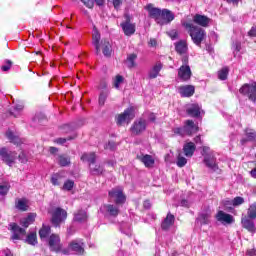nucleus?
Wrapping results in <instances>:
<instances>
[{"label": "nucleus", "instance_id": "1", "mask_svg": "<svg viewBox=\"0 0 256 256\" xmlns=\"http://www.w3.org/2000/svg\"><path fill=\"white\" fill-rule=\"evenodd\" d=\"M101 41V42H100ZM92 45L95 47L96 55H101V50L104 57H111V53H113V48L111 47V43L107 39L101 40V34L97 27L94 26L93 34H92Z\"/></svg>", "mask_w": 256, "mask_h": 256}, {"label": "nucleus", "instance_id": "2", "mask_svg": "<svg viewBox=\"0 0 256 256\" xmlns=\"http://www.w3.org/2000/svg\"><path fill=\"white\" fill-rule=\"evenodd\" d=\"M183 27L188 30V33L194 45H197V47H201V43H203V41H205V38L207 37L205 29L199 26H195L194 24L189 22L183 23Z\"/></svg>", "mask_w": 256, "mask_h": 256}, {"label": "nucleus", "instance_id": "3", "mask_svg": "<svg viewBox=\"0 0 256 256\" xmlns=\"http://www.w3.org/2000/svg\"><path fill=\"white\" fill-rule=\"evenodd\" d=\"M49 215H51V223L53 227L59 228L65 221H67V210L61 207H53L48 209Z\"/></svg>", "mask_w": 256, "mask_h": 256}, {"label": "nucleus", "instance_id": "4", "mask_svg": "<svg viewBox=\"0 0 256 256\" xmlns=\"http://www.w3.org/2000/svg\"><path fill=\"white\" fill-rule=\"evenodd\" d=\"M182 63L181 67L178 69V77L181 81H189L193 75L191 67L189 66V56H183Z\"/></svg>", "mask_w": 256, "mask_h": 256}, {"label": "nucleus", "instance_id": "5", "mask_svg": "<svg viewBox=\"0 0 256 256\" xmlns=\"http://www.w3.org/2000/svg\"><path fill=\"white\" fill-rule=\"evenodd\" d=\"M133 119H135V109H133V107H130L124 110L123 113L118 115L116 123L117 125H125V123L129 125V123H131Z\"/></svg>", "mask_w": 256, "mask_h": 256}, {"label": "nucleus", "instance_id": "6", "mask_svg": "<svg viewBox=\"0 0 256 256\" xmlns=\"http://www.w3.org/2000/svg\"><path fill=\"white\" fill-rule=\"evenodd\" d=\"M0 157L1 160L6 163V165L11 167L13 166V163H15V159H17V152L9 151L7 148H1Z\"/></svg>", "mask_w": 256, "mask_h": 256}, {"label": "nucleus", "instance_id": "7", "mask_svg": "<svg viewBox=\"0 0 256 256\" xmlns=\"http://www.w3.org/2000/svg\"><path fill=\"white\" fill-rule=\"evenodd\" d=\"M239 91L242 95L248 97L250 101H256V82L244 84Z\"/></svg>", "mask_w": 256, "mask_h": 256}, {"label": "nucleus", "instance_id": "8", "mask_svg": "<svg viewBox=\"0 0 256 256\" xmlns=\"http://www.w3.org/2000/svg\"><path fill=\"white\" fill-rule=\"evenodd\" d=\"M125 21L120 24L124 35L127 37H131V35H135V24L131 23V17L129 14H125Z\"/></svg>", "mask_w": 256, "mask_h": 256}, {"label": "nucleus", "instance_id": "9", "mask_svg": "<svg viewBox=\"0 0 256 256\" xmlns=\"http://www.w3.org/2000/svg\"><path fill=\"white\" fill-rule=\"evenodd\" d=\"M216 221L222 225H233L235 223V217L233 215L226 213L223 210H219L215 215Z\"/></svg>", "mask_w": 256, "mask_h": 256}, {"label": "nucleus", "instance_id": "10", "mask_svg": "<svg viewBox=\"0 0 256 256\" xmlns=\"http://www.w3.org/2000/svg\"><path fill=\"white\" fill-rule=\"evenodd\" d=\"M145 129H147V120L140 118L133 123L130 131L132 135H141Z\"/></svg>", "mask_w": 256, "mask_h": 256}, {"label": "nucleus", "instance_id": "11", "mask_svg": "<svg viewBox=\"0 0 256 256\" xmlns=\"http://www.w3.org/2000/svg\"><path fill=\"white\" fill-rule=\"evenodd\" d=\"M69 249L74 251L76 255H83L85 253V243H83V240H74L69 244Z\"/></svg>", "mask_w": 256, "mask_h": 256}, {"label": "nucleus", "instance_id": "12", "mask_svg": "<svg viewBox=\"0 0 256 256\" xmlns=\"http://www.w3.org/2000/svg\"><path fill=\"white\" fill-rule=\"evenodd\" d=\"M145 9L148 11L149 13V16L152 18V19H155V21L157 23H161V13L163 10L159 9V8H155L153 6V4H148L146 5Z\"/></svg>", "mask_w": 256, "mask_h": 256}, {"label": "nucleus", "instance_id": "13", "mask_svg": "<svg viewBox=\"0 0 256 256\" xmlns=\"http://www.w3.org/2000/svg\"><path fill=\"white\" fill-rule=\"evenodd\" d=\"M48 245L51 251H61V238H59V235L52 234L49 237Z\"/></svg>", "mask_w": 256, "mask_h": 256}, {"label": "nucleus", "instance_id": "14", "mask_svg": "<svg viewBox=\"0 0 256 256\" xmlns=\"http://www.w3.org/2000/svg\"><path fill=\"white\" fill-rule=\"evenodd\" d=\"M10 228L13 231L12 241H19V239H23L25 235V229L19 227V225L12 223L10 224Z\"/></svg>", "mask_w": 256, "mask_h": 256}, {"label": "nucleus", "instance_id": "15", "mask_svg": "<svg viewBox=\"0 0 256 256\" xmlns=\"http://www.w3.org/2000/svg\"><path fill=\"white\" fill-rule=\"evenodd\" d=\"M101 209L102 212L105 213V215H109V217H117V215H119V206H117V204H105Z\"/></svg>", "mask_w": 256, "mask_h": 256}, {"label": "nucleus", "instance_id": "16", "mask_svg": "<svg viewBox=\"0 0 256 256\" xmlns=\"http://www.w3.org/2000/svg\"><path fill=\"white\" fill-rule=\"evenodd\" d=\"M173 19H175V14L169 9H163L160 16L161 23H159V25H167L168 23H171Z\"/></svg>", "mask_w": 256, "mask_h": 256}, {"label": "nucleus", "instance_id": "17", "mask_svg": "<svg viewBox=\"0 0 256 256\" xmlns=\"http://www.w3.org/2000/svg\"><path fill=\"white\" fill-rule=\"evenodd\" d=\"M193 21L194 23H196V25H200V27H209V23H211V18L205 15L196 14L193 17Z\"/></svg>", "mask_w": 256, "mask_h": 256}, {"label": "nucleus", "instance_id": "18", "mask_svg": "<svg viewBox=\"0 0 256 256\" xmlns=\"http://www.w3.org/2000/svg\"><path fill=\"white\" fill-rule=\"evenodd\" d=\"M241 223L244 229H247V231H249L250 233H255L256 228H255V222H253V219L249 218L248 216H244L242 217Z\"/></svg>", "mask_w": 256, "mask_h": 256}, {"label": "nucleus", "instance_id": "19", "mask_svg": "<svg viewBox=\"0 0 256 256\" xmlns=\"http://www.w3.org/2000/svg\"><path fill=\"white\" fill-rule=\"evenodd\" d=\"M175 50L178 53V55H182V57H189L187 54V51H189V48L187 47V42L181 40L175 44Z\"/></svg>", "mask_w": 256, "mask_h": 256}, {"label": "nucleus", "instance_id": "20", "mask_svg": "<svg viewBox=\"0 0 256 256\" xmlns=\"http://www.w3.org/2000/svg\"><path fill=\"white\" fill-rule=\"evenodd\" d=\"M204 163L206 167L210 169V171H217V169H219V167L217 166V160L215 159V156L206 155L204 157Z\"/></svg>", "mask_w": 256, "mask_h": 256}, {"label": "nucleus", "instance_id": "21", "mask_svg": "<svg viewBox=\"0 0 256 256\" xmlns=\"http://www.w3.org/2000/svg\"><path fill=\"white\" fill-rule=\"evenodd\" d=\"M179 93L182 97H193V95H195V86L193 85L180 86Z\"/></svg>", "mask_w": 256, "mask_h": 256}, {"label": "nucleus", "instance_id": "22", "mask_svg": "<svg viewBox=\"0 0 256 256\" xmlns=\"http://www.w3.org/2000/svg\"><path fill=\"white\" fill-rule=\"evenodd\" d=\"M196 221L201 226L209 225V223H211V211H206V212L200 213L199 216L197 217Z\"/></svg>", "mask_w": 256, "mask_h": 256}, {"label": "nucleus", "instance_id": "23", "mask_svg": "<svg viewBox=\"0 0 256 256\" xmlns=\"http://www.w3.org/2000/svg\"><path fill=\"white\" fill-rule=\"evenodd\" d=\"M109 197L117 206L123 205L127 201V197L123 193H110Z\"/></svg>", "mask_w": 256, "mask_h": 256}, {"label": "nucleus", "instance_id": "24", "mask_svg": "<svg viewBox=\"0 0 256 256\" xmlns=\"http://www.w3.org/2000/svg\"><path fill=\"white\" fill-rule=\"evenodd\" d=\"M175 224V216L171 213H168L164 221L162 222L161 228L163 231H168L169 228L173 227Z\"/></svg>", "mask_w": 256, "mask_h": 256}, {"label": "nucleus", "instance_id": "25", "mask_svg": "<svg viewBox=\"0 0 256 256\" xmlns=\"http://www.w3.org/2000/svg\"><path fill=\"white\" fill-rule=\"evenodd\" d=\"M186 113H188L190 117H199L201 115V106H199V104H190L187 107Z\"/></svg>", "mask_w": 256, "mask_h": 256}, {"label": "nucleus", "instance_id": "26", "mask_svg": "<svg viewBox=\"0 0 256 256\" xmlns=\"http://www.w3.org/2000/svg\"><path fill=\"white\" fill-rule=\"evenodd\" d=\"M184 131L186 135H193V133H197V131H199V127L195 125L193 120H187L185 122Z\"/></svg>", "mask_w": 256, "mask_h": 256}, {"label": "nucleus", "instance_id": "27", "mask_svg": "<svg viewBox=\"0 0 256 256\" xmlns=\"http://www.w3.org/2000/svg\"><path fill=\"white\" fill-rule=\"evenodd\" d=\"M162 69H163V64L161 62L156 63L152 67V69L149 71V74H148L149 79H157Z\"/></svg>", "mask_w": 256, "mask_h": 256}, {"label": "nucleus", "instance_id": "28", "mask_svg": "<svg viewBox=\"0 0 256 256\" xmlns=\"http://www.w3.org/2000/svg\"><path fill=\"white\" fill-rule=\"evenodd\" d=\"M195 143L193 142H188L186 144H184L183 146V151H184V155L186 157H193V154L195 153Z\"/></svg>", "mask_w": 256, "mask_h": 256}, {"label": "nucleus", "instance_id": "29", "mask_svg": "<svg viewBox=\"0 0 256 256\" xmlns=\"http://www.w3.org/2000/svg\"><path fill=\"white\" fill-rule=\"evenodd\" d=\"M138 159L141 160L142 163H144L145 167L150 168L155 165V159H153V156L149 154L138 156Z\"/></svg>", "mask_w": 256, "mask_h": 256}, {"label": "nucleus", "instance_id": "30", "mask_svg": "<svg viewBox=\"0 0 256 256\" xmlns=\"http://www.w3.org/2000/svg\"><path fill=\"white\" fill-rule=\"evenodd\" d=\"M29 208V200L22 198V199H17L16 200V209L19 211H27Z\"/></svg>", "mask_w": 256, "mask_h": 256}, {"label": "nucleus", "instance_id": "31", "mask_svg": "<svg viewBox=\"0 0 256 256\" xmlns=\"http://www.w3.org/2000/svg\"><path fill=\"white\" fill-rule=\"evenodd\" d=\"M96 159L97 156L95 155V152L85 153L81 156V161H86L90 166L95 164Z\"/></svg>", "mask_w": 256, "mask_h": 256}, {"label": "nucleus", "instance_id": "32", "mask_svg": "<svg viewBox=\"0 0 256 256\" xmlns=\"http://www.w3.org/2000/svg\"><path fill=\"white\" fill-rule=\"evenodd\" d=\"M74 221L77 223H85L87 221V212L85 210H79L74 214Z\"/></svg>", "mask_w": 256, "mask_h": 256}, {"label": "nucleus", "instance_id": "33", "mask_svg": "<svg viewBox=\"0 0 256 256\" xmlns=\"http://www.w3.org/2000/svg\"><path fill=\"white\" fill-rule=\"evenodd\" d=\"M35 217H37L36 214H29L26 218L20 221V224L22 225V227H25V229H27L29 225L35 222Z\"/></svg>", "mask_w": 256, "mask_h": 256}, {"label": "nucleus", "instance_id": "34", "mask_svg": "<svg viewBox=\"0 0 256 256\" xmlns=\"http://www.w3.org/2000/svg\"><path fill=\"white\" fill-rule=\"evenodd\" d=\"M58 165L60 167H69L71 165V158L65 154L58 156Z\"/></svg>", "mask_w": 256, "mask_h": 256}, {"label": "nucleus", "instance_id": "35", "mask_svg": "<svg viewBox=\"0 0 256 256\" xmlns=\"http://www.w3.org/2000/svg\"><path fill=\"white\" fill-rule=\"evenodd\" d=\"M105 169L102 165L99 164H90V173L91 175H103Z\"/></svg>", "mask_w": 256, "mask_h": 256}, {"label": "nucleus", "instance_id": "36", "mask_svg": "<svg viewBox=\"0 0 256 256\" xmlns=\"http://www.w3.org/2000/svg\"><path fill=\"white\" fill-rule=\"evenodd\" d=\"M6 137L9 139L10 143H14V145H21V138H19V136H15L12 131L6 132Z\"/></svg>", "mask_w": 256, "mask_h": 256}, {"label": "nucleus", "instance_id": "37", "mask_svg": "<svg viewBox=\"0 0 256 256\" xmlns=\"http://www.w3.org/2000/svg\"><path fill=\"white\" fill-rule=\"evenodd\" d=\"M50 234L51 227L49 226H43L39 231L40 239H47V237H49Z\"/></svg>", "mask_w": 256, "mask_h": 256}, {"label": "nucleus", "instance_id": "38", "mask_svg": "<svg viewBox=\"0 0 256 256\" xmlns=\"http://www.w3.org/2000/svg\"><path fill=\"white\" fill-rule=\"evenodd\" d=\"M26 243L28 245H37V233L31 232L26 238Z\"/></svg>", "mask_w": 256, "mask_h": 256}, {"label": "nucleus", "instance_id": "39", "mask_svg": "<svg viewBox=\"0 0 256 256\" xmlns=\"http://www.w3.org/2000/svg\"><path fill=\"white\" fill-rule=\"evenodd\" d=\"M249 219H256V204H251L247 211V216Z\"/></svg>", "mask_w": 256, "mask_h": 256}, {"label": "nucleus", "instance_id": "40", "mask_svg": "<svg viewBox=\"0 0 256 256\" xmlns=\"http://www.w3.org/2000/svg\"><path fill=\"white\" fill-rule=\"evenodd\" d=\"M135 59H137V55L136 54H130L127 57V67H129V69H133V67H135Z\"/></svg>", "mask_w": 256, "mask_h": 256}, {"label": "nucleus", "instance_id": "41", "mask_svg": "<svg viewBox=\"0 0 256 256\" xmlns=\"http://www.w3.org/2000/svg\"><path fill=\"white\" fill-rule=\"evenodd\" d=\"M227 75H229V68L225 67L222 68L219 72H218V78L221 81H225L227 79Z\"/></svg>", "mask_w": 256, "mask_h": 256}, {"label": "nucleus", "instance_id": "42", "mask_svg": "<svg viewBox=\"0 0 256 256\" xmlns=\"http://www.w3.org/2000/svg\"><path fill=\"white\" fill-rule=\"evenodd\" d=\"M246 137L248 138V141H256L255 130L246 129Z\"/></svg>", "mask_w": 256, "mask_h": 256}, {"label": "nucleus", "instance_id": "43", "mask_svg": "<svg viewBox=\"0 0 256 256\" xmlns=\"http://www.w3.org/2000/svg\"><path fill=\"white\" fill-rule=\"evenodd\" d=\"M245 203V199L241 196H237L232 200V205L234 207H239V205H243Z\"/></svg>", "mask_w": 256, "mask_h": 256}, {"label": "nucleus", "instance_id": "44", "mask_svg": "<svg viewBox=\"0 0 256 256\" xmlns=\"http://www.w3.org/2000/svg\"><path fill=\"white\" fill-rule=\"evenodd\" d=\"M21 111H23V105L22 104H17L16 106H14L13 111H11V115H14V117H17L19 115V113H21Z\"/></svg>", "mask_w": 256, "mask_h": 256}, {"label": "nucleus", "instance_id": "45", "mask_svg": "<svg viewBox=\"0 0 256 256\" xmlns=\"http://www.w3.org/2000/svg\"><path fill=\"white\" fill-rule=\"evenodd\" d=\"M176 165H178V167H185L187 165V158H185V157L181 156V154H179Z\"/></svg>", "mask_w": 256, "mask_h": 256}, {"label": "nucleus", "instance_id": "46", "mask_svg": "<svg viewBox=\"0 0 256 256\" xmlns=\"http://www.w3.org/2000/svg\"><path fill=\"white\" fill-rule=\"evenodd\" d=\"M74 186H75L74 181L67 180L63 185V189H64V191H71V189H73Z\"/></svg>", "mask_w": 256, "mask_h": 256}, {"label": "nucleus", "instance_id": "47", "mask_svg": "<svg viewBox=\"0 0 256 256\" xmlns=\"http://www.w3.org/2000/svg\"><path fill=\"white\" fill-rule=\"evenodd\" d=\"M73 139H75V137L57 138L54 142L58 145H64V143H67V141H71Z\"/></svg>", "mask_w": 256, "mask_h": 256}, {"label": "nucleus", "instance_id": "48", "mask_svg": "<svg viewBox=\"0 0 256 256\" xmlns=\"http://www.w3.org/2000/svg\"><path fill=\"white\" fill-rule=\"evenodd\" d=\"M61 179V175L59 174H53L52 177H51V183L54 184V185H60V180Z\"/></svg>", "mask_w": 256, "mask_h": 256}, {"label": "nucleus", "instance_id": "49", "mask_svg": "<svg viewBox=\"0 0 256 256\" xmlns=\"http://www.w3.org/2000/svg\"><path fill=\"white\" fill-rule=\"evenodd\" d=\"M121 83H123V76L117 75L114 79V87L119 89V85H121Z\"/></svg>", "mask_w": 256, "mask_h": 256}, {"label": "nucleus", "instance_id": "50", "mask_svg": "<svg viewBox=\"0 0 256 256\" xmlns=\"http://www.w3.org/2000/svg\"><path fill=\"white\" fill-rule=\"evenodd\" d=\"M13 66V62L11 60H5V65L1 66L2 71H9L11 67Z\"/></svg>", "mask_w": 256, "mask_h": 256}, {"label": "nucleus", "instance_id": "51", "mask_svg": "<svg viewBox=\"0 0 256 256\" xmlns=\"http://www.w3.org/2000/svg\"><path fill=\"white\" fill-rule=\"evenodd\" d=\"M173 133H175V135H180L181 137L187 135L186 132H185V127H183V128H174Z\"/></svg>", "mask_w": 256, "mask_h": 256}, {"label": "nucleus", "instance_id": "52", "mask_svg": "<svg viewBox=\"0 0 256 256\" xmlns=\"http://www.w3.org/2000/svg\"><path fill=\"white\" fill-rule=\"evenodd\" d=\"M167 35H168L173 41H175V39H178V37H179V33L177 32V30H170L169 32H167Z\"/></svg>", "mask_w": 256, "mask_h": 256}, {"label": "nucleus", "instance_id": "53", "mask_svg": "<svg viewBox=\"0 0 256 256\" xmlns=\"http://www.w3.org/2000/svg\"><path fill=\"white\" fill-rule=\"evenodd\" d=\"M105 101H107V93L102 92L99 96V105L103 106L105 105Z\"/></svg>", "mask_w": 256, "mask_h": 256}, {"label": "nucleus", "instance_id": "54", "mask_svg": "<svg viewBox=\"0 0 256 256\" xmlns=\"http://www.w3.org/2000/svg\"><path fill=\"white\" fill-rule=\"evenodd\" d=\"M83 2V4L88 7V9H93L94 5H95V1L93 0H81Z\"/></svg>", "mask_w": 256, "mask_h": 256}, {"label": "nucleus", "instance_id": "55", "mask_svg": "<svg viewBox=\"0 0 256 256\" xmlns=\"http://www.w3.org/2000/svg\"><path fill=\"white\" fill-rule=\"evenodd\" d=\"M61 129L63 133H71L73 131V128L69 124L63 125Z\"/></svg>", "mask_w": 256, "mask_h": 256}, {"label": "nucleus", "instance_id": "56", "mask_svg": "<svg viewBox=\"0 0 256 256\" xmlns=\"http://www.w3.org/2000/svg\"><path fill=\"white\" fill-rule=\"evenodd\" d=\"M9 184L0 185V193H7L9 191Z\"/></svg>", "mask_w": 256, "mask_h": 256}, {"label": "nucleus", "instance_id": "57", "mask_svg": "<svg viewBox=\"0 0 256 256\" xmlns=\"http://www.w3.org/2000/svg\"><path fill=\"white\" fill-rule=\"evenodd\" d=\"M112 3L114 5V8H116V9H119V7H121V5H123L122 0H112Z\"/></svg>", "mask_w": 256, "mask_h": 256}, {"label": "nucleus", "instance_id": "58", "mask_svg": "<svg viewBox=\"0 0 256 256\" xmlns=\"http://www.w3.org/2000/svg\"><path fill=\"white\" fill-rule=\"evenodd\" d=\"M104 149H110V150L115 149V142L109 141L106 145H104Z\"/></svg>", "mask_w": 256, "mask_h": 256}, {"label": "nucleus", "instance_id": "59", "mask_svg": "<svg viewBox=\"0 0 256 256\" xmlns=\"http://www.w3.org/2000/svg\"><path fill=\"white\" fill-rule=\"evenodd\" d=\"M248 34L250 35V37H256V25L251 28Z\"/></svg>", "mask_w": 256, "mask_h": 256}, {"label": "nucleus", "instance_id": "60", "mask_svg": "<svg viewBox=\"0 0 256 256\" xmlns=\"http://www.w3.org/2000/svg\"><path fill=\"white\" fill-rule=\"evenodd\" d=\"M233 48L235 49V51L239 52L241 51V42H235L233 44Z\"/></svg>", "mask_w": 256, "mask_h": 256}, {"label": "nucleus", "instance_id": "61", "mask_svg": "<svg viewBox=\"0 0 256 256\" xmlns=\"http://www.w3.org/2000/svg\"><path fill=\"white\" fill-rule=\"evenodd\" d=\"M111 193H123V187L118 186L117 188H114Z\"/></svg>", "mask_w": 256, "mask_h": 256}, {"label": "nucleus", "instance_id": "62", "mask_svg": "<svg viewBox=\"0 0 256 256\" xmlns=\"http://www.w3.org/2000/svg\"><path fill=\"white\" fill-rule=\"evenodd\" d=\"M246 256H256V250L255 249L248 250Z\"/></svg>", "mask_w": 256, "mask_h": 256}, {"label": "nucleus", "instance_id": "63", "mask_svg": "<svg viewBox=\"0 0 256 256\" xmlns=\"http://www.w3.org/2000/svg\"><path fill=\"white\" fill-rule=\"evenodd\" d=\"M144 207H145V209H151V202L149 200H145Z\"/></svg>", "mask_w": 256, "mask_h": 256}, {"label": "nucleus", "instance_id": "64", "mask_svg": "<svg viewBox=\"0 0 256 256\" xmlns=\"http://www.w3.org/2000/svg\"><path fill=\"white\" fill-rule=\"evenodd\" d=\"M49 151L52 155H55V153H57V151H59V149H57L56 147H50Z\"/></svg>", "mask_w": 256, "mask_h": 256}]
</instances>
